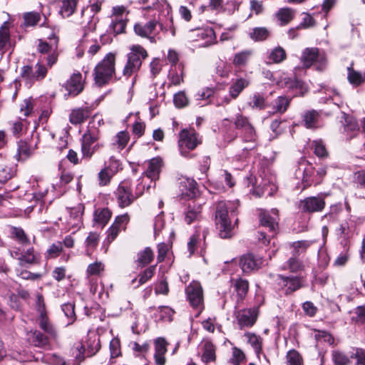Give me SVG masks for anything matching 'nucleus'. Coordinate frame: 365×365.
<instances>
[{
  "label": "nucleus",
  "instance_id": "412c9836",
  "mask_svg": "<svg viewBox=\"0 0 365 365\" xmlns=\"http://www.w3.org/2000/svg\"><path fill=\"white\" fill-rule=\"evenodd\" d=\"M201 361L205 364L216 361V346L209 339H204L200 344Z\"/></svg>",
  "mask_w": 365,
  "mask_h": 365
},
{
  "label": "nucleus",
  "instance_id": "69168bd1",
  "mask_svg": "<svg viewBox=\"0 0 365 365\" xmlns=\"http://www.w3.org/2000/svg\"><path fill=\"white\" fill-rule=\"evenodd\" d=\"M105 168L110 171L113 175L122 170L121 163L120 160H117L115 157L111 156L109 158L108 163L105 165Z\"/></svg>",
  "mask_w": 365,
  "mask_h": 365
},
{
  "label": "nucleus",
  "instance_id": "a211bd4d",
  "mask_svg": "<svg viewBox=\"0 0 365 365\" xmlns=\"http://www.w3.org/2000/svg\"><path fill=\"white\" fill-rule=\"evenodd\" d=\"M259 220L261 225L267 228L272 232V236H274L276 228L278 226V210L277 209H272L270 212H262L259 214Z\"/></svg>",
  "mask_w": 365,
  "mask_h": 365
},
{
  "label": "nucleus",
  "instance_id": "5fc2aeb1",
  "mask_svg": "<svg viewBox=\"0 0 365 365\" xmlns=\"http://www.w3.org/2000/svg\"><path fill=\"white\" fill-rule=\"evenodd\" d=\"M156 265H152L145 269L143 272L138 275V284L135 287H138L140 285L145 284L147 281L150 279L155 272Z\"/></svg>",
  "mask_w": 365,
  "mask_h": 365
},
{
  "label": "nucleus",
  "instance_id": "ea45409f",
  "mask_svg": "<svg viewBox=\"0 0 365 365\" xmlns=\"http://www.w3.org/2000/svg\"><path fill=\"white\" fill-rule=\"evenodd\" d=\"M18 259L19 260V264L21 266L25 264H34L38 263V257L34 253V250L32 247L24 252Z\"/></svg>",
  "mask_w": 365,
  "mask_h": 365
},
{
  "label": "nucleus",
  "instance_id": "864d4df0",
  "mask_svg": "<svg viewBox=\"0 0 365 365\" xmlns=\"http://www.w3.org/2000/svg\"><path fill=\"white\" fill-rule=\"evenodd\" d=\"M287 365H304L303 358L295 349L289 350L286 355Z\"/></svg>",
  "mask_w": 365,
  "mask_h": 365
},
{
  "label": "nucleus",
  "instance_id": "8fccbe9b",
  "mask_svg": "<svg viewBox=\"0 0 365 365\" xmlns=\"http://www.w3.org/2000/svg\"><path fill=\"white\" fill-rule=\"evenodd\" d=\"M347 78L349 82L354 86H358L365 81V75L354 71L352 68H348Z\"/></svg>",
  "mask_w": 365,
  "mask_h": 365
},
{
  "label": "nucleus",
  "instance_id": "a19ab883",
  "mask_svg": "<svg viewBox=\"0 0 365 365\" xmlns=\"http://www.w3.org/2000/svg\"><path fill=\"white\" fill-rule=\"evenodd\" d=\"M270 34V31L266 27H255L250 31L249 36L255 41H263L269 38Z\"/></svg>",
  "mask_w": 365,
  "mask_h": 365
},
{
  "label": "nucleus",
  "instance_id": "e433bc0d",
  "mask_svg": "<svg viewBox=\"0 0 365 365\" xmlns=\"http://www.w3.org/2000/svg\"><path fill=\"white\" fill-rule=\"evenodd\" d=\"M34 152L32 147L25 140H20L17 145V153L16 158L24 161L30 158Z\"/></svg>",
  "mask_w": 365,
  "mask_h": 365
},
{
  "label": "nucleus",
  "instance_id": "f257e3e1",
  "mask_svg": "<svg viewBox=\"0 0 365 365\" xmlns=\"http://www.w3.org/2000/svg\"><path fill=\"white\" fill-rule=\"evenodd\" d=\"M237 202H219L215 211V224L219 230V235L221 238H230L232 236L233 227L231 224L229 212L232 215L237 207Z\"/></svg>",
  "mask_w": 365,
  "mask_h": 365
},
{
  "label": "nucleus",
  "instance_id": "c756f323",
  "mask_svg": "<svg viewBox=\"0 0 365 365\" xmlns=\"http://www.w3.org/2000/svg\"><path fill=\"white\" fill-rule=\"evenodd\" d=\"M38 324L40 328L43 330L51 339L56 340L58 338V331L56 327L50 322L46 313L39 314Z\"/></svg>",
  "mask_w": 365,
  "mask_h": 365
},
{
  "label": "nucleus",
  "instance_id": "3c124183",
  "mask_svg": "<svg viewBox=\"0 0 365 365\" xmlns=\"http://www.w3.org/2000/svg\"><path fill=\"white\" fill-rule=\"evenodd\" d=\"M312 148L314 154L319 158H325L328 156V151L324 141L321 139L313 140Z\"/></svg>",
  "mask_w": 365,
  "mask_h": 365
},
{
  "label": "nucleus",
  "instance_id": "4468645a",
  "mask_svg": "<svg viewBox=\"0 0 365 365\" xmlns=\"http://www.w3.org/2000/svg\"><path fill=\"white\" fill-rule=\"evenodd\" d=\"M277 281L278 286L287 295L292 294L302 287V278L299 277L278 275Z\"/></svg>",
  "mask_w": 365,
  "mask_h": 365
},
{
  "label": "nucleus",
  "instance_id": "774afa93",
  "mask_svg": "<svg viewBox=\"0 0 365 365\" xmlns=\"http://www.w3.org/2000/svg\"><path fill=\"white\" fill-rule=\"evenodd\" d=\"M354 182L357 187L365 189V169L359 170L354 173Z\"/></svg>",
  "mask_w": 365,
  "mask_h": 365
},
{
  "label": "nucleus",
  "instance_id": "6e6552de",
  "mask_svg": "<svg viewBox=\"0 0 365 365\" xmlns=\"http://www.w3.org/2000/svg\"><path fill=\"white\" fill-rule=\"evenodd\" d=\"M302 62L305 68L315 66L318 71H323L327 64V59L324 51L317 48H307L302 55Z\"/></svg>",
  "mask_w": 365,
  "mask_h": 365
},
{
  "label": "nucleus",
  "instance_id": "58836bf2",
  "mask_svg": "<svg viewBox=\"0 0 365 365\" xmlns=\"http://www.w3.org/2000/svg\"><path fill=\"white\" fill-rule=\"evenodd\" d=\"M31 343L36 347L48 349V337L42 334L40 331H34L31 336Z\"/></svg>",
  "mask_w": 365,
  "mask_h": 365
},
{
  "label": "nucleus",
  "instance_id": "a878e982",
  "mask_svg": "<svg viewBox=\"0 0 365 365\" xmlns=\"http://www.w3.org/2000/svg\"><path fill=\"white\" fill-rule=\"evenodd\" d=\"M66 89L68 91L69 95L73 96L78 95L83 90L81 73H74L71 76L66 84Z\"/></svg>",
  "mask_w": 365,
  "mask_h": 365
},
{
  "label": "nucleus",
  "instance_id": "7ed1b4c3",
  "mask_svg": "<svg viewBox=\"0 0 365 365\" xmlns=\"http://www.w3.org/2000/svg\"><path fill=\"white\" fill-rule=\"evenodd\" d=\"M115 56L113 53H108L94 68V81L98 86L108 84L115 74Z\"/></svg>",
  "mask_w": 365,
  "mask_h": 365
},
{
  "label": "nucleus",
  "instance_id": "dca6fc26",
  "mask_svg": "<svg viewBox=\"0 0 365 365\" xmlns=\"http://www.w3.org/2000/svg\"><path fill=\"white\" fill-rule=\"evenodd\" d=\"M263 262L262 257L249 253L241 257L240 266L244 273H250L259 269L262 266Z\"/></svg>",
  "mask_w": 365,
  "mask_h": 365
},
{
  "label": "nucleus",
  "instance_id": "de8ad7c7",
  "mask_svg": "<svg viewBox=\"0 0 365 365\" xmlns=\"http://www.w3.org/2000/svg\"><path fill=\"white\" fill-rule=\"evenodd\" d=\"M268 58L271 63H279L287 58L286 51L282 47L277 46L270 51Z\"/></svg>",
  "mask_w": 365,
  "mask_h": 365
},
{
  "label": "nucleus",
  "instance_id": "2eb2a0df",
  "mask_svg": "<svg viewBox=\"0 0 365 365\" xmlns=\"http://www.w3.org/2000/svg\"><path fill=\"white\" fill-rule=\"evenodd\" d=\"M299 207L304 212H321L325 207L324 198L322 196L306 197L300 201Z\"/></svg>",
  "mask_w": 365,
  "mask_h": 365
},
{
  "label": "nucleus",
  "instance_id": "aec40b11",
  "mask_svg": "<svg viewBox=\"0 0 365 365\" xmlns=\"http://www.w3.org/2000/svg\"><path fill=\"white\" fill-rule=\"evenodd\" d=\"M202 207L196 200H188L185 205V221L190 225L201 217Z\"/></svg>",
  "mask_w": 365,
  "mask_h": 365
},
{
  "label": "nucleus",
  "instance_id": "393cba45",
  "mask_svg": "<svg viewBox=\"0 0 365 365\" xmlns=\"http://www.w3.org/2000/svg\"><path fill=\"white\" fill-rule=\"evenodd\" d=\"M129 140V133L122 130L111 138L109 147L113 151L120 153L126 147Z\"/></svg>",
  "mask_w": 365,
  "mask_h": 365
},
{
  "label": "nucleus",
  "instance_id": "bb28decb",
  "mask_svg": "<svg viewBox=\"0 0 365 365\" xmlns=\"http://www.w3.org/2000/svg\"><path fill=\"white\" fill-rule=\"evenodd\" d=\"M185 65L180 63L175 66H170L168 73V80L170 85L179 86L184 81L185 76Z\"/></svg>",
  "mask_w": 365,
  "mask_h": 365
},
{
  "label": "nucleus",
  "instance_id": "b1692460",
  "mask_svg": "<svg viewBox=\"0 0 365 365\" xmlns=\"http://www.w3.org/2000/svg\"><path fill=\"white\" fill-rule=\"evenodd\" d=\"M158 22L155 20H151L145 24L137 23L134 26L135 33L143 38H154L151 36L155 34Z\"/></svg>",
  "mask_w": 365,
  "mask_h": 365
},
{
  "label": "nucleus",
  "instance_id": "4c0bfd02",
  "mask_svg": "<svg viewBox=\"0 0 365 365\" xmlns=\"http://www.w3.org/2000/svg\"><path fill=\"white\" fill-rule=\"evenodd\" d=\"M111 215L112 212L108 208H98L94 212L93 220L96 224L103 227L110 220Z\"/></svg>",
  "mask_w": 365,
  "mask_h": 365
},
{
  "label": "nucleus",
  "instance_id": "a18cd8bd",
  "mask_svg": "<svg viewBox=\"0 0 365 365\" xmlns=\"http://www.w3.org/2000/svg\"><path fill=\"white\" fill-rule=\"evenodd\" d=\"M235 290L240 300H242L246 296L249 289L248 281L243 279H237L234 282Z\"/></svg>",
  "mask_w": 365,
  "mask_h": 365
},
{
  "label": "nucleus",
  "instance_id": "2f4dec72",
  "mask_svg": "<svg viewBox=\"0 0 365 365\" xmlns=\"http://www.w3.org/2000/svg\"><path fill=\"white\" fill-rule=\"evenodd\" d=\"M295 16V11L289 7L279 9L274 14V19L278 24L284 26L292 21Z\"/></svg>",
  "mask_w": 365,
  "mask_h": 365
},
{
  "label": "nucleus",
  "instance_id": "9b49d317",
  "mask_svg": "<svg viewBox=\"0 0 365 365\" xmlns=\"http://www.w3.org/2000/svg\"><path fill=\"white\" fill-rule=\"evenodd\" d=\"M187 299L198 314L204 309V295L202 285L198 281H192L185 289Z\"/></svg>",
  "mask_w": 365,
  "mask_h": 365
},
{
  "label": "nucleus",
  "instance_id": "cd10ccee",
  "mask_svg": "<svg viewBox=\"0 0 365 365\" xmlns=\"http://www.w3.org/2000/svg\"><path fill=\"white\" fill-rule=\"evenodd\" d=\"M83 210L84 207L82 205H78L70 210V217L68 221V225L70 226V229L73 230V232L78 230L83 224L82 215Z\"/></svg>",
  "mask_w": 365,
  "mask_h": 365
},
{
  "label": "nucleus",
  "instance_id": "37998d69",
  "mask_svg": "<svg viewBox=\"0 0 365 365\" xmlns=\"http://www.w3.org/2000/svg\"><path fill=\"white\" fill-rule=\"evenodd\" d=\"M154 258V253L150 247H145L143 251L138 253L136 262L140 267H145L150 264Z\"/></svg>",
  "mask_w": 365,
  "mask_h": 365
},
{
  "label": "nucleus",
  "instance_id": "c03bdc74",
  "mask_svg": "<svg viewBox=\"0 0 365 365\" xmlns=\"http://www.w3.org/2000/svg\"><path fill=\"white\" fill-rule=\"evenodd\" d=\"M78 0H62L60 14L64 18L71 16L75 11Z\"/></svg>",
  "mask_w": 365,
  "mask_h": 365
},
{
  "label": "nucleus",
  "instance_id": "6ab92c4d",
  "mask_svg": "<svg viewBox=\"0 0 365 365\" xmlns=\"http://www.w3.org/2000/svg\"><path fill=\"white\" fill-rule=\"evenodd\" d=\"M302 124L308 129H317L323 125L321 111L310 110L304 113Z\"/></svg>",
  "mask_w": 365,
  "mask_h": 365
},
{
  "label": "nucleus",
  "instance_id": "bf43d9fd",
  "mask_svg": "<svg viewBox=\"0 0 365 365\" xmlns=\"http://www.w3.org/2000/svg\"><path fill=\"white\" fill-rule=\"evenodd\" d=\"M241 137L245 142L255 143L257 140V133L252 124L241 131Z\"/></svg>",
  "mask_w": 365,
  "mask_h": 365
},
{
  "label": "nucleus",
  "instance_id": "5701e85b",
  "mask_svg": "<svg viewBox=\"0 0 365 365\" xmlns=\"http://www.w3.org/2000/svg\"><path fill=\"white\" fill-rule=\"evenodd\" d=\"M100 136L101 133L98 128L96 126L94 123H89L87 130L82 136L81 143V145H84V148L87 153H89L88 152L89 150L88 145L97 142L99 140Z\"/></svg>",
  "mask_w": 365,
  "mask_h": 365
},
{
  "label": "nucleus",
  "instance_id": "680f3d73",
  "mask_svg": "<svg viewBox=\"0 0 365 365\" xmlns=\"http://www.w3.org/2000/svg\"><path fill=\"white\" fill-rule=\"evenodd\" d=\"M173 102L178 108H182L189 104V99L185 91H179L174 95Z\"/></svg>",
  "mask_w": 365,
  "mask_h": 365
},
{
  "label": "nucleus",
  "instance_id": "f704fd0d",
  "mask_svg": "<svg viewBox=\"0 0 365 365\" xmlns=\"http://www.w3.org/2000/svg\"><path fill=\"white\" fill-rule=\"evenodd\" d=\"M344 131L349 138L354 137L359 130V125L356 120L351 115L344 114Z\"/></svg>",
  "mask_w": 365,
  "mask_h": 365
},
{
  "label": "nucleus",
  "instance_id": "79ce46f5",
  "mask_svg": "<svg viewBox=\"0 0 365 365\" xmlns=\"http://www.w3.org/2000/svg\"><path fill=\"white\" fill-rule=\"evenodd\" d=\"M253 52L251 50H244L235 54L232 63L237 67H242L247 64Z\"/></svg>",
  "mask_w": 365,
  "mask_h": 365
},
{
  "label": "nucleus",
  "instance_id": "f8f14e48",
  "mask_svg": "<svg viewBox=\"0 0 365 365\" xmlns=\"http://www.w3.org/2000/svg\"><path fill=\"white\" fill-rule=\"evenodd\" d=\"M9 23L8 21H5L0 27V56L3 57L4 54L9 49H11V51L9 54V57L11 56L13 53L15 41H13L11 38Z\"/></svg>",
  "mask_w": 365,
  "mask_h": 365
},
{
  "label": "nucleus",
  "instance_id": "423d86ee",
  "mask_svg": "<svg viewBox=\"0 0 365 365\" xmlns=\"http://www.w3.org/2000/svg\"><path fill=\"white\" fill-rule=\"evenodd\" d=\"M47 73V67L43 63V60L39 58L34 68L30 65L24 66L21 68L20 76L26 84L31 86L36 81L44 79Z\"/></svg>",
  "mask_w": 365,
  "mask_h": 365
},
{
  "label": "nucleus",
  "instance_id": "7c9ffc66",
  "mask_svg": "<svg viewBox=\"0 0 365 365\" xmlns=\"http://www.w3.org/2000/svg\"><path fill=\"white\" fill-rule=\"evenodd\" d=\"M244 337L247 340V343L253 349L257 357L259 359L260 354L262 353L263 339L253 332H245Z\"/></svg>",
  "mask_w": 365,
  "mask_h": 365
},
{
  "label": "nucleus",
  "instance_id": "ddd939ff",
  "mask_svg": "<svg viewBox=\"0 0 365 365\" xmlns=\"http://www.w3.org/2000/svg\"><path fill=\"white\" fill-rule=\"evenodd\" d=\"M257 309H245L235 312V317L240 329L252 327L257 319Z\"/></svg>",
  "mask_w": 365,
  "mask_h": 365
},
{
  "label": "nucleus",
  "instance_id": "052dcab7",
  "mask_svg": "<svg viewBox=\"0 0 365 365\" xmlns=\"http://www.w3.org/2000/svg\"><path fill=\"white\" fill-rule=\"evenodd\" d=\"M232 122L235 128L241 131L252 124L248 118L241 113L236 114Z\"/></svg>",
  "mask_w": 365,
  "mask_h": 365
},
{
  "label": "nucleus",
  "instance_id": "f3484780",
  "mask_svg": "<svg viewBox=\"0 0 365 365\" xmlns=\"http://www.w3.org/2000/svg\"><path fill=\"white\" fill-rule=\"evenodd\" d=\"M37 51L41 55H47L46 61L48 68H51L58 61V53L56 48H53L47 42L41 39L38 40ZM40 58L43 61L45 59V58Z\"/></svg>",
  "mask_w": 365,
  "mask_h": 365
},
{
  "label": "nucleus",
  "instance_id": "0eeeda50",
  "mask_svg": "<svg viewBox=\"0 0 365 365\" xmlns=\"http://www.w3.org/2000/svg\"><path fill=\"white\" fill-rule=\"evenodd\" d=\"M129 11L124 6H115L112 8L110 15V23L109 30L114 34H120L125 32L128 19Z\"/></svg>",
  "mask_w": 365,
  "mask_h": 365
},
{
  "label": "nucleus",
  "instance_id": "c9c22d12",
  "mask_svg": "<svg viewBox=\"0 0 365 365\" xmlns=\"http://www.w3.org/2000/svg\"><path fill=\"white\" fill-rule=\"evenodd\" d=\"M250 85V81L246 78H240L229 88V93L232 99H236L241 92Z\"/></svg>",
  "mask_w": 365,
  "mask_h": 365
},
{
  "label": "nucleus",
  "instance_id": "9d476101",
  "mask_svg": "<svg viewBox=\"0 0 365 365\" xmlns=\"http://www.w3.org/2000/svg\"><path fill=\"white\" fill-rule=\"evenodd\" d=\"M114 194L118 206L123 208L130 205L135 200L141 196L143 191L135 192V194H133L130 182L124 180L119 184Z\"/></svg>",
  "mask_w": 365,
  "mask_h": 365
},
{
  "label": "nucleus",
  "instance_id": "20e7f679",
  "mask_svg": "<svg viewBox=\"0 0 365 365\" xmlns=\"http://www.w3.org/2000/svg\"><path fill=\"white\" fill-rule=\"evenodd\" d=\"M202 143L200 135L193 128L182 129L178 134V146L181 155L192 158L195 155L190 151Z\"/></svg>",
  "mask_w": 365,
  "mask_h": 365
},
{
  "label": "nucleus",
  "instance_id": "72a5a7b5",
  "mask_svg": "<svg viewBox=\"0 0 365 365\" xmlns=\"http://www.w3.org/2000/svg\"><path fill=\"white\" fill-rule=\"evenodd\" d=\"M162 163V160L160 158H154L149 161L145 175L151 181H155L159 178Z\"/></svg>",
  "mask_w": 365,
  "mask_h": 365
},
{
  "label": "nucleus",
  "instance_id": "1a4fd4ad",
  "mask_svg": "<svg viewBox=\"0 0 365 365\" xmlns=\"http://www.w3.org/2000/svg\"><path fill=\"white\" fill-rule=\"evenodd\" d=\"M185 38L189 41L198 42L200 46L204 47L216 43L215 31L210 27L190 29L185 34Z\"/></svg>",
  "mask_w": 365,
  "mask_h": 365
},
{
  "label": "nucleus",
  "instance_id": "4be33fe9",
  "mask_svg": "<svg viewBox=\"0 0 365 365\" xmlns=\"http://www.w3.org/2000/svg\"><path fill=\"white\" fill-rule=\"evenodd\" d=\"M180 189L182 192V198L187 197L189 200H194L198 193L197 182L191 178H182L180 182Z\"/></svg>",
  "mask_w": 365,
  "mask_h": 365
},
{
  "label": "nucleus",
  "instance_id": "0e129e2a",
  "mask_svg": "<svg viewBox=\"0 0 365 365\" xmlns=\"http://www.w3.org/2000/svg\"><path fill=\"white\" fill-rule=\"evenodd\" d=\"M98 242L99 235L96 232H90L85 242L87 252L94 250Z\"/></svg>",
  "mask_w": 365,
  "mask_h": 365
},
{
  "label": "nucleus",
  "instance_id": "09e8293b",
  "mask_svg": "<svg viewBox=\"0 0 365 365\" xmlns=\"http://www.w3.org/2000/svg\"><path fill=\"white\" fill-rule=\"evenodd\" d=\"M11 235L13 238L16 239L22 245L30 244L29 238L26 235L24 230L21 227H11Z\"/></svg>",
  "mask_w": 365,
  "mask_h": 365
},
{
  "label": "nucleus",
  "instance_id": "4d7b16f0",
  "mask_svg": "<svg viewBox=\"0 0 365 365\" xmlns=\"http://www.w3.org/2000/svg\"><path fill=\"white\" fill-rule=\"evenodd\" d=\"M114 175L105 167L98 173V182L101 187L108 185Z\"/></svg>",
  "mask_w": 365,
  "mask_h": 365
},
{
  "label": "nucleus",
  "instance_id": "473e14b6",
  "mask_svg": "<svg viewBox=\"0 0 365 365\" xmlns=\"http://www.w3.org/2000/svg\"><path fill=\"white\" fill-rule=\"evenodd\" d=\"M91 115V110L88 107L78 108L71 111L69 120L73 125L80 124L88 118Z\"/></svg>",
  "mask_w": 365,
  "mask_h": 365
},
{
  "label": "nucleus",
  "instance_id": "6e6d98bb",
  "mask_svg": "<svg viewBox=\"0 0 365 365\" xmlns=\"http://www.w3.org/2000/svg\"><path fill=\"white\" fill-rule=\"evenodd\" d=\"M245 360V354L237 347L232 348V357L227 362V365H240Z\"/></svg>",
  "mask_w": 365,
  "mask_h": 365
},
{
  "label": "nucleus",
  "instance_id": "c85d7f7f",
  "mask_svg": "<svg viewBox=\"0 0 365 365\" xmlns=\"http://www.w3.org/2000/svg\"><path fill=\"white\" fill-rule=\"evenodd\" d=\"M167 352V342L163 338H158L155 340L154 359L156 365H165V354Z\"/></svg>",
  "mask_w": 365,
  "mask_h": 365
},
{
  "label": "nucleus",
  "instance_id": "13d9d810",
  "mask_svg": "<svg viewBox=\"0 0 365 365\" xmlns=\"http://www.w3.org/2000/svg\"><path fill=\"white\" fill-rule=\"evenodd\" d=\"M289 105V100L284 96H279L274 101L273 108L274 113H284Z\"/></svg>",
  "mask_w": 365,
  "mask_h": 365
},
{
  "label": "nucleus",
  "instance_id": "e2e57ef3",
  "mask_svg": "<svg viewBox=\"0 0 365 365\" xmlns=\"http://www.w3.org/2000/svg\"><path fill=\"white\" fill-rule=\"evenodd\" d=\"M312 242L307 240H301L294 242L292 243V247L293 248V255H299L302 252H304L311 245Z\"/></svg>",
  "mask_w": 365,
  "mask_h": 365
},
{
  "label": "nucleus",
  "instance_id": "f03ea898",
  "mask_svg": "<svg viewBox=\"0 0 365 365\" xmlns=\"http://www.w3.org/2000/svg\"><path fill=\"white\" fill-rule=\"evenodd\" d=\"M103 3V0H90L87 8H83L81 11L83 19L81 24L83 31V43L85 42V38L96 29L99 19L95 15L101 11Z\"/></svg>",
  "mask_w": 365,
  "mask_h": 365
},
{
  "label": "nucleus",
  "instance_id": "49530a36",
  "mask_svg": "<svg viewBox=\"0 0 365 365\" xmlns=\"http://www.w3.org/2000/svg\"><path fill=\"white\" fill-rule=\"evenodd\" d=\"M24 26L26 27L36 26L41 19V15L36 11L26 12L23 14Z\"/></svg>",
  "mask_w": 365,
  "mask_h": 365
},
{
  "label": "nucleus",
  "instance_id": "338daca9",
  "mask_svg": "<svg viewBox=\"0 0 365 365\" xmlns=\"http://www.w3.org/2000/svg\"><path fill=\"white\" fill-rule=\"evenodd\" d=\"M332 359L335 365H348L350 362L349 358L339 351H333Z\"/></svg>",
  "mask_w": 365,
  "mask_h": 365
},
{
  "label": "nucleus",
  "instance_id": "603ef678",
  "mask_svg": "<svg viewBox=\"0 0 365 365\" xmlns=\"http://www.w3.org/2000/svg\"><path fill=\"white\" fill-rule=\"evenodd\" d=\"M249 106L253 109L263 110L266 108L267 104L264 96L259 93H255L251 97Z\"/></svg>",
  "mask_w": 365,
  "mask_h": 365
},
{
  "label": "nucleus",
  "instance_id": "39448f33",
  "mask_svg": "<svg viewBox=\"0 0 365 365\" xmlns=\"http://www.w3.org/2000/svg\"><path fill=\"white\" fill-rule=\"evenodd\" d=\"M147 51L140 45H133L127 54V61L123 70V75L129 78L140 70L143 61L148 57Z\"/></svg>",
  "mask_w": 365,
  "mask_h": 365
}]
</instances>
